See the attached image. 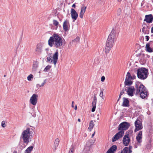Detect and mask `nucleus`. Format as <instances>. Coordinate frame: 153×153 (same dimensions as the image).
<instances>
[{"label":"nucleus","instance_id":"f257e3e1","mask_svg":"<svg viewBox=\"0 0 153 153\" xmlns=\"http://www.w3.org/2000/svg\"><path fill=\"white\" fill-rule=\"evenodd\" d=\"M63 44V38L56 34H53L48 40V44L51 47L53 46L56 48H59Z\"/></svg>","mask_w":153,"mask_h":153},{"label":"nucleus","instance_id":"f03ea898","mask_svg":"<svg viewBox=\"0 0 153 153\" xmlns=\"http://www.w3.org/2000/svg\"><path fill=\"white\" fill-rule=\"evenodd\" d=\"M34 128L30 127L23 131L21 134V137L24 143L28 144L30 139V136H32L34 131Z\"/></svg>","mask_w":153,"mask_h":153},{"label":"nucleus","instance_id":"7ed1b4c3","mask_svg":"<svg viewBox=\"0 0 153 153\" xmlns=\"http://www.w3.org/2000/svg\"><path fill=\"white\" fill-rule=\"evenodd\" d=\"M149 73L148 70L145 68H142L138 69L137 70V76L140 79H145L148 76Z\"/></svg>","mask_w":153,"mask_h":153},{"label":"nucleus","instance_id":"20e7f679","mask_svg":"<svg viewBox=\"0 0 153 153\" xmlns=\"http://www.w3.org/2000/svg\"><path fill=\"white\" fill-rule=\"evenodd\" d=\"M51 54H48V56L47 57L46 62L49 63H51L52 62L54 64L55 66H56L58 60V53L57 51H56L52 56L53 59L51 58Z\"/></svg>","mask_w":153,"mask_h":153},{"label":"nucleus","instance_id":"39448f33","mask_svg":"<svg viewBox=\"0 0 153 153\" xmlns=\"http://www.w3.org/2000/svg\"><path fill=\"white\" fill-rule=\"evenodd\" d=\"M115 37V31L114 30H112L108 36L106 42V45L112 47L114 44V39Z\"/></svg>","mask_w":153,"mask_h":153},{"label":"nucleus","instance_id":"423d86ee","mask_svg":"<svg viewBox=\"0 0 153 153\" xmlns=\"http://www.w3.org/2000/svg\"><path fill=\"white\" fill-rule=\"evenodd\" d=\"M135 76L133 75L131 76L130 73L128 72L126 75V80L125 82V85H131L132 83V80L135 79Z\"/></svg>","mask_w":153,"mask_h":153},{"label":"nucleus","instance_id":"0eeeda50","mask_svg":"<svg viewBox=\"0 0 153 153\" xmlns=\"http://www.w3.org/2000/svg\"><path fill=\"white\" fill-rule=\"evenodd\" d=\"M135 88H136V94H138L140 92H143L144 90H146V88L142 84L139 83L136 84Z\"/></svg>","mask_w":153,"mask_h":153},{"label":"nucleus","instance_id":"6e6552de","mask_svg":"<svg viewBox=\"0 0 153 153\" xmlns=\"http://www.w3.org/2000/svg\"><path fill=\"white\" fill-rule=\"evenodd\" d=\"M130 125L128 123L123 122L121 123L119 126L118 130L121 131H123L127 129Z\"/></svg>","mask_w":153,"mask_h":153},{"label":"nucleus","instance_id":"1a4fd4ad","mask_svg":"<svg viewBox=\"0 0 153 153\" xmlns=\"http://www.w3.org/2000/svg\"><path fill=\"white\" fill-rule=\"evenodd\" d=\"M135 127L134 132H136L143 128L142 124L140 121L138 120H137L134 123Z\"/></svg>","mask_w":153,"mask_h":153},{"label":"nucleus","instance_id":"9d476101","mask_svg":"<svg viewBox=\"0 0 153 153\" xmlns=\"http://www.w3.org/2000/svg\"><path fill=\"white\" fill-rule=\"evenodd\" d=\"M38 95L36 94H33L30 97V102L33 105H35L37 103L38 100Z\"/></svg>","mask_w":153,"mask_h":153},{"label":"nucleus","instance_id":"9b49d317","mask_svg":"<svg viewBox=\"0 0 153 153\" xmlns=\"http://www.w3.org/2000/svg\"><path fill=\"white\" fill-rule=\"evenodd\" d=\"M124 134V131H121L117 133L113 138L112 141L114 142L118 140L119 138H121Z\"/></svg>","mask_w":153,"mask_h":153},{"label":"nucleus","instance_id":"f8f14e48","mask_svg":"<svg viewBox=\"0 0 153 153\" xmlns=\"http://www.w3.org/2000/svg\"><path fill=\"white\" fill-rule=\"evenodd\" d=\"M130 140L129 138V135L128 134L125 135L123 138V144L126 146H128L130 141Z\"/></svg>","mask_w":153,"mask_h":153},{"label":"nucleus","instance_id":"ddd939ff","mask_svg":"<svg viewBox=\"0 0 153 153\" xmlns=\"http://www.w3.org/2000/svg\"><path fill=\"white\" fill-rule=\"evenodd\" d=\"M71 16L72 19L74 20L73 21L74 22L76 20L78 16L77 13L75 10L73 8L71 9Z\"/></svg>","mask_w":153,"mask_h":153},{"label":"nucleus","instance_id":"4468645a","mask_svg":"<svg viewBox=\"0 0 153 153\" xmlns=\"http://www.w3.org/2000/svg\"><path fill=\"white\" fill-rule=\"evenodd\" d=\"M153 20V17L151 14L149 15H146L145 16V19L144 20V21L148 23H151Z\"/></svg>","mask_w":153,"mask_h":153},{"label":"nucleus","instance_id":"2eb2a0df","mask_svg":"<svg viewBox=\"0 0 153 153\" xmlns=\"http://www.w3.org/2000/svg\"><path fill=\"white\" fill-rule=\"evenodd\" d=\"M43 46V44L39 43L37 45L36 48L35 49V51L36 52L41 53L42 51V48Z\"/></svg>","mask_w":153,"mask_h":153},{"label":"nucleus","instance_id":"dca6fc26","mask_svg":"<svg viewBox=\"0 0 153 153\" xmlns=\"http://www.w3.org/2000/svg\"><path fill=\"white\" fill-rule=\"evenodd\" d=\"M135 90L134 87L133 86L129 87L128 90L127 91L128 94L131 96H133V93Z\"/></svg>","mask_w":153,"mask_h":153},{"label":"nucleus","instance_id":"f3484780","mask_svg":"<svg viewBox=\"0 0 153 153\" xmlns=\"http://www.w3.org/2000/svg\"><path fill=\"white\" fill-rule=\"evenodd\" d=\"M142 131H140L136 136V138L137 142L140 143L142 141Z\"/></svg>","mask_w":153,"mask_h":153},{"label":"nucleus","instance_id":"a211bd4d","mask_svg":"<svg viewBox=\"0 0 153 153\" xmlns=\"http://www.w3.org/2000/svg\"><path fill=\"white\" fill-rule=\"evenodd\" d=\"M86 7L84 6H82V7L80 13L79 14V17L80 18H83V16L86 11Z\"/></svg>","mask_w":153,"mask_h":153},{"label":"nucleus","instance_id":"6ab92c4d","mask_svg":"<svg viewBox=\"0 0 153 153\" xmlns=\"http://www.w3.org/2000/svg\"><path fill=\"white\" fill-rule=\"evenodd\" d=\"M117 146L115 145L113 146L107 151L106 153H114L116 150Z\"/></svg>","mask_w":153,"mask_h":153},{"label":"nucleus","instance_id":"aec40b11","mask_svg":"<svg viewBox=\"0 0 153 153\" xmlns=\"http://www.w3.org/2000/svg\"><path fill=\"white\" fill-rule=\"evenodd\" d=\"M95 121L91 120L89 123V126L88 128V129L89 131H91V130L93 128L94 126V122Z\"/></svg>","mask_w":153,"mask_h":153},{"label":"nucleus","instance_id":"412c9836","mask_svg":"<svg viewBox=\"0 0 153 153\" xmlns=\"http://www.w3.org/2000/svg\"><path fill=\"white\" fill-rule=\"evenodd\" d=\"M147 92L146 90H144L143 92H140V94H140L141 97L143 99L145 98L147 96Z\"/></svg>","mask_w":153,"mask_h":153},{"label":"nucleus","instance_id":"4be33fe9","mask_svg":"<svg viewBox=\"0 0 153 153\" xmlns=\"http://www.w3.org/2000/svg\"><path fill=\"white\" fill-rule=\"evenodd\" d=\"M122 106L125 107H128L129 106V101L127 98H123Z\"/></svg>","mask_w":153,"mask_h":153},{"label":"nucleus","instance_id":"5701e85b","mask_svg":"<svg viewBox=\"0 0 153 153\" xmlns=\"http://www.w3.org/2000/svg\"><path fill=\"white\" fill-rule=\"evenodd\" d=\"M46 79H44L41 80L40 81V83H39L37 84V87H41L43 86L46 83Z\"/></svg>","mask_w":153,"mask_h":153},{"label":"nucleus","instance_id":"b1692460","mask_svg":"<svg viewBox=\"0 0 153 153\" xmlns=\"http://www.w3.org/2000/svg\"><path fill=\"white\" fill-rule=\"evenodd\" d=\"M68 22L66 21H65L63 24V28L64 30L65 31H67L68 30Z\"/></svg>","mask_w":153,"mask_h":153},{"label":"nucleus","instance_id":"393cba45","mask_svg":"<svg viewBox=\"0 0 153 153\" xmlns=\"http://www.w3.org/2000/svg\"><path fill=\"white\" fill-rule=\"evenodd\" d=\"M33 146H31L28 147L25 151L24 153H31L33 150Z\"/></svg>","mask_w":153,"mask_h":153},{"label":"nucleus","instance_id":"a878e982","mask_svg":"<svg viewBox=\"0 0 153 153\" xmlns=\"http://www.w3.org/2000/svg\"><path fill=\"white\" fill-rule=\"evenodd\" d=\"M146 51L147 52L150 53L152 52H153V50L150 47L149 44L148 43L146 44Z\"/></svg>","mask_w":153,"mask_h":153},{"label":"nucleus","instance_id":"bb28decb","mask_svg":"<svg viewBox=\"0 0 153 153\" xmlns=\"http://www.w3.org/2000/svg\"><path fill=\"white\" fill-rule=\"evenodd\" d=\"M96 101H93L92 104V108L91 109V111L93 112H94L95 110V108H96Z\"/></svg>","mask_w":153,"mask_h":153},{"label":"nucleus","instance_id":"cd10ccee","mask_svg":"<svg viewBox=\"0 0 153 153\" xmlns=\"http://www.w3.org/2000/svg\"><path fill=\"white\" fill-rule=\"evenodd\" d=\"M59 140L58 138H56V139L54 143V146H55V149H56V148L58 146L59 143Z\"/></svg>","mask_w":153,"mask_h":153},{"label":"nucleus","instance_id":"c85d7f7f","mask_svg":"<svg viewBox=\"0 0 153 153\" xmlns=\"http://www.w3.org/2000/svg\"><path fill=\"white\" fill-rule=\"evenodd\" d=\"M112 47L109 46H108L106 45V47L105 49V52L106 53H109L111 48Z\"/></svg>","mask_w":153,"mask_h":153},{"label":"nucleus","instance_id":"c756f323","mask_svg":"<svg viewBox=\"0 0 153 153\" xmlns=\"http://www.w3.org/2000/svg\"><path fill=\"white\" fill-rule=\"evenodd\" d=\"M51 67V65H48L43 70V71H44L45 72H47L50 70Z\"/></svg>","mask_w":153,"mask_h":153},{"label":"nucleus","instance_id":"7c9ffc66","mask_svg":"<svg viewBox=\"0 0 153 153\" xmlns=\"http://www.w3.org/2000/svg\"><path fill=\"white\" fill-rule=\"evenodd\" d=\"M142 32L144 34H147L148 32V30L147 28L145 27H144L142 29Z\"/></svg>","mask_w":153,"mask_h":153},{"label":"nucleus","instance_id":"2f4dec72","mask_svg":"<svg viewBox=\"0 0 153 153\" xmlns=\"http://www.w3.org/2000/svg\"><path fill=\"white\" fill-rule=\"evenodd\" d=\"M121 153H128V148L127 147H125L122 151Z\"/></svg>","mask_w":153,"mask_h":153},{"label":"nucleus","instance_id":"473e14b6","mask_svg":"<svg viewBox=\"0 0 153 153\" xmlns=\"http://www.w3.org/2000/svg\"><path fill=\"white\" fill-rule=\"evenodd\" d=\"M38 65H37L36 64H34L33 65V68H32V70L33 71H36L37 69V68H38Z\"/></svg>","mask_w":153,"mask_h":153},{"label":"nucleus","instance_id":"72a5a7b5","mask_svg":"<svg viewBox=\"0 0 153 153\" xmlns=\"http://www.w3.org/2000/svg\"><path fill=\"white\" fill-rule=\"evenodd\" d=\"M102 98V100L104 99V97L103 94V91L102 90L100 91V92L99 95Z\"/></svg>","mask_w":153,"mask_h":153},{"label":"nucleus","instance_id":"f704fd0d","mask_svg":"<svg viewBox=\"0 0 153 153\" xmlns=\"http://www.w3.org/2000/svg\"><path fill=\"white\" fill-rule=\"evenodd\" d=\"M1 126L3 128H5L6 126V122L5 121H3L1 122Z\"/></svg>","mask_w":153,"mask_h":153},{"label":"nucleus","instance_id":"c9c22d12","mask_svg":"<svg viewBox=\"0 0 153 153\" xmlns=\"http://www.w3.org/2000/svg\"><path fill=\"white\" fill-rule=\"evenodd\" d=\"M80 38L79 37L77 36L73 40V42H79Z\"/></svg>","mask_w":153,"mask_h":153},{"label":"nucleus","instance_id":"e433bc0d","mask_svg":"<svg viewBox=\"0 0 153 153\" xmlns=\"http://www.w3.org/2000/svg\"><path fill=\"white\" fill-rule=\"evenodd\" d=\"M33 78V76L31 74L29 75L27 77V79L28 81H30Z\"/></svg>","mask_w":153,"mask_h":153},{"label":"nucleus","instance_id":"4c0bfd02","mask_svg":"<svg viewBox=\"0 0 153 153\" xmlns=\"http://www.w3.org/2000/svg\"><path fill=\"white\" fill-rule=\"evenodd\" d=\"M53 24L55 26H57L59 24V22L56 20H54L53 21Z\"/></svg>","mask_w":153,"mask_h":153},{"label":"nucleus","instance_id":"58836bf2","mask_svg":"<svg viewBox=\"0 0 153 153\" xmlns=\"http://www.w3.org/2000/svg\"><path fill=\"white\" fill-rule=\"evenodd\" d=\"M132 147L131 146H129V148H128V153H131L132 152L131 149Z\"/></svg>","mask_w":153,"mask_h":153},{"label":"nucleus","instance_id":"ea45409f","mask_svg":"<svg viewBox=\"0 0 153 153\" xmlns=\"http://www.w3.org/2000/svg\"><path fill=\"white\" fill-rule=\"evenodd\" d=\"M105 77L104 76H102L101 77V81L102 82H103L105 80Z\"/></svg>","mask_w":153,"mask_h":153},{"label":"nucleus","instance_id":"a19ab883","mask_svg":"<svg viewBox=\"0 0 153 153\" xmlns=\"http://www.w3.org/2000/svg\"><path fill=\"white\" fill-rule=\"evenodd\" d=\"M73 151L74 149L73 147H72L70 149L68 153H73Z\"/></svg>","mask_w":153,"mask_h":153},{"label":"nucleus","instance_id":"79ce46f5","mask_svg":"<svg viewBox=\"0 0 153 153\" xmlns=\"http://www.w3.org/2000/svg\"><path fill=\"white\" fill-rule=\"evenodd\" d=\"M125 91V90L124 89L122 90L121 91L120 93V96H121L123 95V94L124 93Z\"/></svg>","mask_w":153,"mask_h":153},{"label":"nucleus","instance_id":"37998d69","mask_svg":"<svg viewBox=\"0 0 153 153\" xmlns=\"http://www.w3.org/2000/svg\"><path fill=\"white\" fill-rule=\"evenodd\" d=\"M146 41H148L149 39V37L148 36H146Z\"/></svg>","mask_w":153,"mask_h":153},{"label":"nucleus","instance_id":"c03bdc74","mask_svg":"<svg viewBox=\"0 0 153 153\" xmlns=\"http://www.w3.org/2000/svg\"><path fill=\"white\" fill-rule=\"evenodd\" d=\"M93 101H94L97 102V98H96V96H94V97Z\"/></svg>","mask_w":153,"mask_h":153},{"label":"nucleus","instance_id":"a18cd8bd","mask_svg":"<svg viewBox=\"0 0 153 153\" xmlns=\"http://www.w3.org/2000/svg\"><path fill=\"white\" fill-rule=\"evenodd\" d=\"M95 132L94 131V133L92 134V136H91V137L92 138H93L94 137V134H95Z\"/></svg>","mask_w":153,"mask_h":153},{"label":"nucleus","instance_id":"49530a36","mask_svg":"<svg viewBox=\"0 0 153 153\" xmlns=\"http://www.w3.org/2000/svg\"><path fill=\"white\" fill-rule=\"evenodd\" d=\"M74 101H72V102L71 107L72 108H74Z\"/></svg>","mask_w":153,"mask_h":153},{"label":"nucleus","instance_id":"de8ad7c7","mask_svg":"<svg viewBox=\"0 0 153 153\" xmlns=\"http://www.w3.org/2000/svg\"><path fill=\"white\" fill-rule=\"evenodd\" d=\"M75 4H74L72 5V7L75 8Z\"/></svg>","mask_w":153,"mask_h":153},{"label":"nucleus","instance_id":"09e8293b","mask_svg":"<svg viewBox=\"0 0 153 153\" xmlns=\"http://www.w3.org/2000/svg\"><path fill=\"white\" fill-rule=\"evenodd\" d=\"M121 96H120V94L119 97L118 99V100H117V101H119V100H120V99L121 98Z\"/></svg>","mask_w":153,"mask_h":153},{"label":"nucleus","instance_id":"8fccbe9b","mask_svg":"<svg viewBox=\"0 0 153 153\" xmlns=\"http://www.w3.org/2000/svg\"><path fill=\"white\" fill-rule=\"evenodd\" d=\"M74 109L75 110H77V105H76L75 106V108H74Z\"/></svg>","mask_w":153,"mask_h":153},{"label":"nucleus","instance_id":"3c124183","mask_svg":"<svg viewBox=\"0 0 153 153\" xmlns=\"http://www.w3.org/2000/svg\"><path fill=\"white\" fill-rule=\"evenodd\" d=\"M78 121L79 122H80L81 121V120H80V119H78Z\"/></svg>","mask_w":153,"mask_h":153},{"label":"nucleus","instance_id":"603ef678","mask_svg":"<svg viewBox=\"0 0 153 153\" xmlns=\"http://www.w3.org/2000/svg\"><path fill=\"white\" fill-rule=\"evenodd\" d=\"M13 153H17V152L16 151H14L13 152Z\"/></svg>","mask_w":153,"mask_h":153},{"label":"nucleus","instance_id":"864d4df0","mask_svg":"<svg viewBox=\"0 0 153 153\" xmlns=\"http://www.w3.org/2000/svg\"><path fill=\"white\" fill-rule=\"evenodd\" d=\"M118 1H121L122 0H118Z\"/></svg>","mask_w":153,"mask_h":153},{"label":"nucleus","instance_id":"5fc2aeb1","mask_svg":"<svg viewBox=\"0 0 153 153\" xmlns=\"http://www.w3.org/2000/svg\"><path fill=\"white\" fill-rule=\"evenodd\" d=\"M99 118H97V120H99Z\"/></svg>","mask_w":153,"mask_h":153},{"label":"nucleus","instance_id":"6e6d98bb","mask_svg":"<svg viewBox=\"0 0 153 153\" xmlns=\"http://www.w3.org/2000/svg\"><path fill=\"white\" fill-rule=\"evenodd\" d=\"M4 77H5V75H4Z\"/></svg>","mask_w":153,"mask_h":153},{"label":"nucleus","instance_id":"4d7b16f0","mask_svg":"<svg viewBox=\"0 0 153 153\" xmlns=\"http://www.w3.org/2000/svg\"><path fill=\"white\" fill-rule=\"evenodd\" d=\"M97 116H99V114H98Z\"/></svg>","mask_w":153,"mask_h":153},{"label":"nucleus","instance_id":"13d9d810","mask_svg":"<svg viewBox=\"0 0 153 153\" xmlns=\"http://www.w3.org/2000/svg\"><path fill=\"white\" fill-rule=\"evenodd\" d=\"M152 36H153V35H152Z\"/></svg>","mask_w":153,"mask_h":153}]
</instances>
